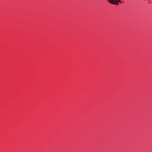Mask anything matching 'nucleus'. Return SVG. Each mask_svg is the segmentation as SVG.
<instances>
[{"instance_id": "obj_1", "label": "nucleus", "mask_w": 152, "mask_h": 152, "mask_svg": "<svg viewBox=\"0 0 152 152\" xmlns=\"http://www.w3.org/2000/svg\"><path fill=\"white\" fill-rule=\"evenodd\" d=\"M109 2L112 4H117V0H109Z\"/></svg>"}, {"instance_id": "obj_2", "label": "nucleus", "mask_w": 152, "mask_h": 152, "mask_svg": "<svg viewBox=\"0 0 152 152\" xmlns=\"http://www.w3.org/2000/svg\"><path fill=\"white\" fill-rule=\"evenodd\" d=\"M117 4H118V3L119 2H121V1L120 0H117Z\"/></svg>"}]
</instances>
